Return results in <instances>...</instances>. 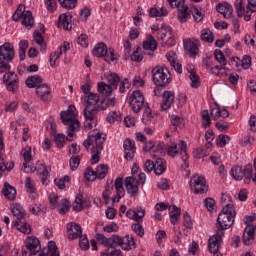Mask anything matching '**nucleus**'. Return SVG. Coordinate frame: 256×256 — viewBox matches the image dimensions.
<instances>
[{
	"label": "nucleus",
	"mask_w": 256,
	"mask_h": 256,
	"mask_svg": "<svg viewBox=\"0 0 256 256\" xmlns=\"http://www.w3.org/2000/svg\"><path fill=\"white\" fill-rule=\"evenodd\" d=\"M177 9L179 21H181V23H187L189 19V7L185 6V2H180Z\"/></svg>",
	"instance_id": "obj_32"
},
{
	"label": "nucleus",
	"mask_w": 256,
	"mask_h": 256,
	"mask_svg": "<svg viewBox=\"0 0 256 256\" xmlns=\"http://www.w3.org/2000/svg\"><path fill=\"white\" fill-rule=\"evenodd\" d=\"M155 117H157V112H153L151 108L147 107L143 112L142 122L144 125H149V123H151Z\"/></svg>",
	"instance_id": "obj_43"
},
{
	"label": "nucleus",
	"mask_w": 256,
	"mask_h": 256,
	"mask_svg": "<svg viewBox=\"0 0 256 256\" xmlns=\"http://www.w3.org/2000/svg\"><path fill=\"white\" fill-rule=\"evenodd\" d=\"M255 241V226L248 225L244 229L243 243L244 245H251Z\"/></svg>",
	"instance_id": "obj_29"
},
{
	"label": "nucleus",
	"mask_w": 256,
	"mask_h": 256,
	"mask_svg": "<svg viewBox=\"0 0 256 256\" xmlns=\"http://www.w3.org/2000/svg\"><path fill=\"white\" fill-rule=\"evenodd\" d=\"M231 141V138L227 135H219L216 144L217 147H225L229 142Z\"/></svg>",
	"instance_id": "obj_62"
},
{
	"label": "nucleus",
	"mask_w": 256,
	"mask_h": 256,
	"mask_svg": "<svg viewBox=\"0 0 256 256\" xmlns=\"http://www.w3.org/2000/svg\"><path fill=\"white\" fill-rule=\"evenodd\" d=\"M116 189V197L113 198V203H119L125 197V188H123V177L119 176L114 182Z\"/></svg>",
	"instance_id": "obj_26"
},
{
	"label": "nucleus",
	"mask_w": 256,
	"mask_h": 256,
	"mask_svg": "<svg viewBox=\"0 0 256 256\" xmlns=\"http://www.w3.org/2000/svg\"><path fill=\"white\" fill-rule=\"evenodd\" d=\"M26 249L29 251L30 255H37L41 251V242L35 236H30L26 240Z\"/></svg>",
	"instance_id": "obj_21"
},
{
	"label": "nucleus",
	"mask_w": 256,
	"mask_h": 256,
	"mask_svg": "<svg viewBox=\"0 0 256 256\" xmlns=\"http://www.w3.org/2000/svg\"><path fill=\"white\" fill-rule=\"evenodd\" d=\"M167 169V162L165 160L158 158L154 163V173L156 175H163Z\"/></svg>",
	"instance_id": "obj_42"
},
{
	"label": "nucleus",
	"mask_w": 256,
	"mask_h": 256,
	"mask_svg": "<svg viewBox=\"0 0 256 256\" xmlns=\"http://www.w3.org/2000/svg\"><path fill=\"white\" fill-rule=\"evenodd\" d=\"M162 111H167V109H171V105L175 103V93L171 91H164L162 95Z\"/></svg>",
	"instance_id": "obj_27"
},
{
	"label": "nucleus",
	"mask_w": 256,
	"mask_h": 256,
	"mask_svg": "<svg viewBox=\"0 0 256 256\" xmlns=\"http://www.w3.org/2000/svg\"><path fill=\"white\" fill-rule=\"evenodd\" d=\"M149 17H155L161 19V17H167V10L164 8H150Z\"/></svg>",
	"instance_id": "obj_47"
},
{
	"label": "nucleus",
	"mask_w": 256,
	"mask_h": 256,
	"mask_svg": "<svg viewBox=\"0 0 256 256\" xmlns=\"http://www.w3.org/2000/svg\"><path fill=\"white\" fill-rule=\"evenodd\" d=\"M13 21L21 20L22 25L26 29H32L35 25V19L33 18V13L29 10H25V5L20 4L12 16Z\"/></svg>",
	"instance_id": "obj_5"
},
{
	"label": "nucleus",
	"mask_w": 256,
	"mask_h": 256,
	"mask_svg": "<svg viewBox=\"0 0 256 256\" xmlns=\"http://www.w3.org/2000/svg\"><path fill=\"white\" fill-rule=\"evenodd\" d=\"M3 83H5L7 91L10 93H17V90L19 89V77H17L15 72L4 74Z\"/></svg>",
	"instance_id": "obj_13"
},
{
	"label": "nucleus",
	"mask_w": 256,
	"mask_h": 256,
	"mask_svg": "<svg viewBox=\"0 0 256 256\" xmlns=\"http://www.w3.org/2000/svg\"><path fill=\"white\" fill-rule=\"evenodd\" d=\"M126 217L136 221V223H143V217H145V208L138 206L135 209H128L126 211Z\"/></svg>",
	"instance_id": "obj_19"
},
{
	"label": "nucleus",
	"mask_w": 256,
	"mask_h": 256,
	"mask_svg": "<svg viewBox=\"0 0 256 256\" xmlns=\"http://www.w3.org/2000/svg\"><path fill=\"white\" fill-rule=\"evenodd\" d=\"M103 143H105V135L99 130L90 132L88 138L84 141L83 146L87 151H91V164L95 165L100 161L101 152L103 151Z\"/></svg>",
	"instance_id": "obj_2"
},
{
	"label": "nucleus",
	"mask_w": 256,
	"mask_h": 256,
	"mask_svg": "<svg viewBox=\"0 0 256 256\" xmlns=\"http://www.w3.org/2000/svg\"><path fill=\"white\" fill-rule=\"evenodd\" d=\"M216 9L218 11V13H221L223 15V17H225V19L231 17L232 13H233V6H231V4L224 2V3H220L216 6Z\"/></svg>",
	"instance_id": "obj_35"
},
{
	"label": "nucleus",
	"mask_w": 256,
	"mask_h": 256,
	"mask_svg": "<svg viewBox=\"0 0 256 256\" xmlns=\"http://www.w3.org/2000/svg\"><path fill=\"white\" fill-rule=\"evenodd\" d=\"M223 237H225V231L217 230V232L212 235L208 240V251L210 253H217L219 251V244L221 243Z\"/></svg>",
	"instance_id": "obj_15"
},
{
	"label": "nucleus",
	"mask_w": 256,
	"mask_h": 256,
	"mask_svg": "<svg viewBox=\"0 0 256 256\" xmlns=\"http://www.w3.org/2000/svg\"><path fill=\"white\" fill-rule=\"evenodd\" d=\"M43 83V78L39 75L30 76L26 79L25 84L29 89H37Z\"/></svg>",
	"instance_id": "obj_38"
},
{
	"label": "nucleus",
	"mask_w": 256,
	"mask_h": 256,
	"mask_svg": "<svg viewBox=\"0 0 256 256\" xmlns=\"http://www.w3.org/2000/svg\"><path fill=\"white\" fill-rule=\"evenodd\" d=\"M211 117L212 119H214V121H219V119H227V117H229V111L223 109H219V106L214 105L211 108Z\"/></svg>",
	"instance_id": "obj_31"
},
{
	"label": "nucleus",
	"mask_w": 256,
	"mask_h": 256,
	"mask_svg": "<svg viewBox=\"0 0 256 256\" xmlns=\"http://www.w3.org/2000/svg\"><path fill=\"white\" fill-rule=\"evenodd\" d=\"M84 177L86 181H96V179H98L96 170H93L92 168H87L84 171Z\"/></svg>",
	"instance_id": "obj_58"
},
{
	"label": "nucleus",
	"mask_w": 256,
	"mask_h": 256,
	"mask_svg": "<svg viewBox=\"0 0 256 256\" xmlns=\"http://www.w3.org/2000/svg\"><path fill=\"white\" fill-rule=\"evenodd\" d=\"M60 117L63 125H69L67 129V139L73 141L75 131L81 129V123H79L77 119V109L75 106H69L67 110L60 113Z\"/></svg>",
	"instance_id": "obj_3"
},
{
	"label": "nucleus",
	"mask_w": 256,
	"mask_h": 256,
	"mask_svg": "<svg viewBox=\"0 0 256 256\" xmlns=\"http://www.w3.org/2000/svg\"><path fill=\"white\" fill-rule=\"evenodd\" d=\"M127 193L131 195V197H137L139 194V181L135 179L133 176H128L125 178L124 182Z\"/></svg>",
	"instance_id": "obj_18"
},
{
	"label": "nucleus",
	"mask_w": 256,
	"mask_h": 256,
	"mask_svg": "<svg viewBox=\"0 0 256 256\" xmlns=\"http://www.w3.org/2000/svg\"><path fill=\"white\" fill-rule=\"evenodd\" d=\"M11 227L12 229H17L20 233H24V235H29V233H31V226L26 221H12Z\"/></svg>",
	"instance_id": "obj_28"
},
{
	"label": "nucleus",
	"mask_w": 256,
	"mask_h": 256,
	"mask_svg": "<svg viewBox=\"0 0 256 256\" xmlns=\"http://www.w3.org/2000/svg\"><path fill=\"white\" fill-rule=\"evenodd\" d=\"M106 53H107V45H105V43L97 44L92 50V55L98 58L105 57Z\"/></svg>",
	"instance_id": "obj_44"
},
{
	"label": "nucleus",
	"mask_w": 256,
	"mask_h": 256,
	"mask_svg": "<svg viewBox=\"0 0 256 256\" xmlns=\"http://www.w3.org/2000/svg\"><path fill=\"white\" fill-rule=\"evenodd\" d=\"M68 231V239L74 240L79 239L81 235H83V229L81 226L75 222H71L67 224Z\"/></svg>",
	"instance_id": "obj_22"
},
{
	"label": "nucleus",
	"mask_w": 256,
	"mask_h": 256,
	"mask_svg": "<svg viewBox=\"0 0 256 256\" xmlns=\"http://www.w3.org/2000/svg\"><path fill=\"white\" fill-rule=\"evenodd\" d=\"M77 1L78 0H58V3H60L61 7L64 9H75V7H77Z\"/></svg>",
	"instance_id": "obj_56"
},
{
	"label": "nucleus",
	"mask_w": 256,
	"mask_h": 256,
	"mask_svg": "<svg viewBox=\"0 0 256 256\" xmlns=\"http://www.w3.org/2000/svg\"><path fill=\"white\" fill-rule=\"evenodd\" d=\"M36 95L40 101H49V97H51V86L46 83L37 86Z\"/></svg>",
	"instance_id": "obj_24"
},
{
	"label": "nucleus",
	"mask_w": 256,
	"mask_h": 256,
	"mask_svg": "<svg viewBox=\"0 0 256 256\" xmlns=\"http://www.w3.org/2000/svg\"><path fill=\"white\" fill-rule=\"evenodd\" d=\"M38 173V175L47 176L51 172V167L46 166L43 162H37L35 166L24 164V173Z\"/></svg>",
	"instance_id": "obj_14"
},
{
	"label": "nucleus",
	"mask_w": 256,
	"mask_h": 256,
	"mask_svg": "<svg viewBox=\"0 0 256 256\" xmlns=\"http://www.w3.org/2000/svg\"><path fill=\"white\" fill-rule=\"evenodd\" d=\"M130 59L136 63H141V61H143V49L141 47H137L133 54L130 55Z\"/></svg>",
	"instance_id": "obj_51"
},
{
	"label": "nucleus",
	"mask_w": 256,
	"mask_h": 256,
	"mask_svg": "<svg viewBox=\"0 0 256 256\" xmlns=\"http://www.w3.org/2000/svg\"><path fill=\"white\" fill-rule=\"evenodd\" d=\"M230 174L232 175L233 179H235V181H241L244 179V183L249 185L251 183V177L253 174V166L248 164L244 167V169L239 166H233L231 168Z\"/></svg>",
	"instance_id": "obj_7"
},
{
	"label": "nucleus",
	"mask_w": 256,
	"mask_h": 256,
	"mask_svg": "<svg viewBox=\"0 0 256 256\" xmlns=\"http://www.w3.org/2000/svg\"><path fill=\"white\" fill-rule=\"evenodd\" d=\"M214 59H216V61L220 65H223V67H225L227 65V59H225V55L223 54V52L220 49H216L214 51Z\"/></svg>",
	"instance_id": "obj_53"
},
{
	"label": "nucleus",
	"mask_w": 256,
	"mask_h": 256,
	"mask_svg": "<svg viewBox=\"0 0 256 256\" xmlns=\"http://www.w3.org/2000/svg\"><path fill=\"white\" fill-rule=\"evenodd\" d=\"M166 59L176 73H183V66L177 62V54L175 52H168L166 54Z\"/></svg>",
	"instance_id": "obj_30"
},
{
	"label": "nucleus",
	"mask_w": 256,
	"mask_h": 256,
	"mask_svg": "<svg viewBox=\"0 0 256 256\" xmlns=\"http://www.w3.org/2000/svg\"><path fill=\"white\" fill-rule=\"evenodd\" d=\"M98 93H101V95H104L105 97H109V95L113 93V87L105 82H99Z\"/></svg>",
	"instance_id": "obj_46"
},
{
	"label": "nucleus",
	"mask_w": 256,
	"mask_h": 256,
	"mask_svg": "<svg viewBox=\"0 0 256 256\" xmlns=\"http://www.w3.org/2000/svg\"><path fill=\"white\" fill-rule=\"evenodd\" d=\"M24 185L27 193L33 194L35 191H37L35 188V182L29 177L26 178Z\"/></svg>",
	"instance_id": "obj_59"
},
{
	"label": "nucleus",
	"mask_w": 256,
	"mask_h": 256,
	"mask_svg": "<svg viewBox=\"0 0 256 256\" xmlns=\"http://www.w3.org/2000/svg\"><path fill=\"white\" fill-rule=\"evenodd\" d=\"M109 173V165L107 164H99L96 167V177L97 179H105Z\"/></svg>",
	"instance_id": "obj_45"
},
{
	"label": "nucleus",
	"mask_w": 256,
	"mask_h": 256,
	"mask_svg": "<svg viewBox=\"0 0 256 256\" xmlns=\"http://www.w3.org/2000/svg\"><path fill=\"white\" fill-rule=\"evenodd\" d=\"M221 201L223 208L217 218L218 231H225V229H229L235 223L237 213L235 212V205L233 200H231V196L222 194Z\"/></svg>",
	"instance_id": "obj_1"
},
{
	"label": "nucleus",
	"mask_w": 256,
	"mask_h": 256,
	"mask_svg": "<svg viewBox=\"0 0 256 256\" xmlns=\"http://www.w3.org/2000/svg\"><path fill=\"white\" fill-rule=\"evenodd\" d=\"M165 144L163 142H159L154 150V153L151 154V157H159V155H162V153H165Z\"/></svg>",
	"instance_id": "obj_64"
},
{
	"label": "nucleus",
	"mask_w": 256,
	"mask_h": 256,
	"mask_svg": "<svg viewBox=\"0 0 256 256\" xmlns=\"http://www.w3.org/2000/svg\"><path fill=\"white\" fill-rule=\"evenodd\" d=\"M58 26L63 27L65 31H71L73 28V16L71 15V12H66L59 16Z\"/></svg>",
	"instance_id": "obj_20"
},
{
	"label": "nucleus",
	"mask_w": 256,
	"mask_h": 256,
	"mask_svg": "<svg viewBox=\"0 0 256 256\" xmlns=\"http://www.w3.org/2000/svg\"><path fill=\"white\" fill-rule=\"evenodd\" d=\"M71 207V202H69V200L67 199H62L58 208V211L61 215H65V213H67V211H69Z\"/></svg>",
	"instance_id": "obj_55"
},
{
	"label": "nucleus",
	"mask_w": 256,
	"mask_h": 256,
	"mask_svg": "<svg viewBox=\"0 0 256 256\" xmlns=\"http://www.w3.org/2000/svg\"><path fill=\"white\" fill-rule=\"evenodd\" d=\"M55 144L59 149H62V147H65V143H67V137H65V134H58L54 138Z\"/></svg>",
	"instance_id": "obj_60"
},
{
	"label": "nucleus",
	"mask_w": 256,
	"mask_h": 256,
	"mask_svg": "<svg viewBox=\"0 0 256 256\" xmlns=\"http://www.w3.org/2000/svg\"><path fill=\"white\" fill-rule=\"evenodd\" d=\"M104 56L106 63L115 65V63L119 61V55L115 52V49L113 48H108Z\"/></svg>",
	"instance_id": "obj_41"
},
{
	"label": "nucleus",
	"mask_w": 256,
	"mask_h": 256,
	"mask_svg": "<svg viewBox=\"0 0 256 256\" xmlns=\"http://www.w3.org/2000/svg\"><path fill=\"white\" fill-rule=\"evenodd\" d=\"M120 247L124 249V251H131V249H135V239H133L130 235H126L121 238Z\"/></svg>",
	"instance_id": "obj_37"
},
{
	"label": "nucleus",
	"mask_w": 256,
	"mask_h": 256,
	"mask_svg": "<svg viewBox=\"0 0 256 256\" xmlns=\"http://www.w3.org/2000/svg\"><path fill=\"white\" fill-rule=\"evenodd\" d=\"M15 59V46L6 42L0 46V65L11 63Z\"/></svg>",
	"instance_id": "obj_12"
},
{
	"label": "nucleus",
	"mask_w": 256,
	"mask_h": 256,
	"mask_svg": "<svg viewBox=\"0 0 256 256\" xmlns=\"http://www.w3.org/2000/svg\"><path fill=\"white\" fill-rule=\"evenodd\" d=\"M170 222L172 225H177L179 217H181V208L176 205H170L168 207Z\"/></svg>",
	"instance_id": "obj_34"
},
{
	"label": "nucleus",
	"mask_w": 256,
	"mask_h": 256,
	"mask_svg": "<svg viewBox=\"0 0 256 256\" xmlns=\"http://www.w3.org/2000/svg\"><path fill=\"white\" fill-rule=\"evenodd\" d=\"M122 115L119 111H111L106 118L107 123H115V121H121Z\"/></svg>",
	"instance_id": "obj_52"
},
{
	"label": "nucleus",
	"mask_w": 256,
	"mask_h": 256,
	"mask_svg": "<svg viewBox=\"0 0 256 256\" xmlns=\"http://www.w3.org/2000/svg\"><path fill=\"white\" fill-rule=\"evenodd\" d=\"M2 193L9 201H14L15 197H17V190L7 182L4 183Z\"/></svg>",
	"instance_id": "obj_36"
},
{
	"label": "nucleus",
	"mask_w": 256,
	"mask_h": 256,
	"mask_svg": "<svg viewBox=\"0 0 256 256\" xmlns=\"http://www.w3.org/2000/svg\"><path fill=\"white\" fill-rule=\"evenodd\" d=\"M34 41L40 47V51H42V53H45V51H47V44L45 43V39L43 38V35H41V33L34 32Z\"/></svg>",
	"instance_id": "obj_49"
},
{
	"label": "nucleus",
	"mask_w": 256,
	"mask_h": 256,
	"mask_svg": "<svg viewBox=\"0 0 256 256\" xmlns=\"http://www.w3.org/2000/svg\"><path fill=\"white\" fill-rule=\"evenodd\" d=\"M158 41L162 47H174L175 36L171 26L164 25L159 29Z\"/></svg>",
	"instance_id": "obj_9"
},
{
	"label": "nucleus",
	"mask_w": 256,
	"mask_h": 256,
	"mask_svg": "<svg viewBox=\"0 0 256 256\" xmlns=\"http://www.w3.org/2000/svg\"><path fill=\"white\" fill-rule=\"evenodd\" d=\"M188 148H187V142H185L184 140H180L177 143L172 142L168 145L167 148V153L168 155H170V157H177V155H181L182 157V161H187L188 154H187Z\"/></svg>",
	"instance_id": "obj_8"
},
{
	"label": "nucleus",
	"mask_w": 256,
	"mask_h": 256,
	"mask_svg": "<svg viewBox=\"0 0 256 256\" xmlns=\"http://www.w3.org/2000/svg\"><path fill=\"white\" fill-rule=\"evenodd\" d=\"M202 124L205 129L211 125V117L209 116V110H203L201 113Z\"/></svg>",
	"instance_id": "obj_61"
},
{
	"label": "nucleus",
	"mask_w": 256,
	"mask_h": 256,
	"mask_svg": "<svg viewBox=\"0 0 256 256\" xmlns=\"http://www.w3.org/2000/svg\"><path fill=\"white\" fill-rule=\"evenodd\" d=\"M143 50L144 51H150L148 55L150 57H153L154 51H157V40H155V37L151 34L146 35V39L143 42Z\"/></svg>",
	"instance_id": "obj_23"
},
{
	"label": "nucleus",
	"mask_w": 256,
	"mask_h": 256,
	"mask_svg": "<svg viewBox=\"0 0 256 256\" xmlns=\"http://www.w3.org/2000/svg\"><path fill=\"white\" fill-rule=\"evenodd\" d=\"M190 190L194 192L195 195H205L209 191V186L207 185V179L203 175L194 174L189 181Z\"/></svg>",
	"instance_id": "obj_6"
},
{
	"label": "nucleus",
	"mask_w": 256,
	"mask_h": 256,
	"mask_svg": "<svg viewBox=\"0 0 256 256\" xmlns=\"http://www.w3.org/2000/svg\"><path fill=\"white\" fill-rule=\"evenodd\" d=\"M101 111V109L92 106H85L84 108V127L85 129H93V127H97V112Z\"/></svg>",
	"instance_id": "obj_10"
},
{
	"label": "nucleus",
	"mask_w": 256,
	"mask_h": 256,
	"mask_svg": "<svg viewBox=\"0 0 256 256\" xmlns=\"http://www.w3.org/2000/svg\"><path fill=\"white\" fill-rule=\"evenodd\" d=\"M11 213L14 215L16 219H25V208L17 202L12 203L10 205Z\"/></svg>",
	"instance_id": "obj_33"
},
{
	"label": "nucleus",
	"mask_w": 256,
	"mask_h": 256,
	"mask_svg": "<svg viewBox=\"0 0 256 256\" xmlns=\"http://www.w3.org/2000/svg\"><path fill=\"white\" fill-rule=\"evenodd\" d=\"M115 103H117V99L115 97L108 98L106 100H102L101 106H99V109L101 111H105V109H107V107H115Z\"/></svg>",
	"instance_id": "obj_54"
},
{
	"label": "nucleus",
	"mask_w": 256,
	"mask_h": 256,
	"mask_svg": "<svg viewBox=\"0 0 256 256\" xmlns=\"http://www.w3.org/2000/svg\"><path fill=\"white\" fill-rule=\"evenodd\" d=\"M123 148L125 159H127V161H131L135 157V151L137 150L135 147V142H133L131 139H126L123 143Z\"/></svg>",
	"instance_id": "obj_25"
},
{
	"label": "nucleus",
	"mask_w": 256,
	"mask_h": 256,
	"mask_svg": "<svg viewBox=\"0 0 256 256\" xmlns=\"http://www.w3.org/2000/svg\"><path fill=\"white\" fill-rule=\"evenodd\" d=\"M184 47L186 51H188L190 57H196L197 53H199V46L197 44V41L189 40L184 44Z\"/></svg>",
	"instance_id": "obj_39"
},
{
	"label": "nucleus",
	"mask_w": 256,
	"mask_h": 256,
	"mask_svg": "<svg viewBox=\"0 0 256 256\" xmlns=\"http://www.w3.org/2000/svg\"><path fill=\"white\" fill-rule=\"evenodd\" d=\"M128 103L133 113H139L141 109H143V105H145V97L143 96V92H141V90L133 91L129 96Z\"/></svg>",
	"instance_id": "obj_11"
},
{
	"label": "nucleus",
	"mask_w": 256,
	"mask_h": 256,
	"mask_svg": "<svg viewBox=\"0 0 256 256\" xmlns=\"http://www.w3.org/2000/svg\"><path fill=\"white\" fill-rule=\"evenodd\" d=\"M183 225L185 229H193V219L191 218V215L189 213H185L183 216Z\"/></svg>",
	"instance_id": "obj_63"
},
{
	"label": "nucleus",
	"mask_w": 256,
	"mask_h": 256,
	"mask_svg": "<svg viewBox=\"0 0 256 256\" xmlns=\"http://www.w3.org/2000/svg\"><path fill=\"white\" fill-rule=\"evenodd\" d=\"M97 241L104 245V247H109L111 249H115V247H121V237L117 235H112L111 237L107 238L103 235L96 236Z\"/></svg>",
	"instance_id": "obj_16"
},
{
	"label": "nucleus",
	"mask_w": 256,
	"mask_h": 256,
	"mask_svg": "<svg viewBox=\"0 0 256 256\" xmlns=\"http://www.w3.org/2000/svg\"><path fill=\"white\" fill-rule=\"evenodd\" d=\"M200 37L205 43H213L215 41V35L207 28L201 31Z\"/></svg>",
	"instance_id": "obj_48"
},
{
	"label": "nucleus",
	"mask_w": 256,
	"mask_h": 256,
	"mask_svg": "<svg viewBox=\"0 0 256 256\" xmlns=\"http://www.w3.org/2000/svg\"><path fill=\"white\" fill-rule=\"evenodd\" d=\"M70 181H71V177H69V175H66L63 178H56L54 180V183H55L56 187H58L60 189H65V184L69 183Z\"/></svg>",
	"instance_id": "obj_57"
},
{
	"label": "nucleus",
	"mask_w": 256,
	"mask_h": 256,
	"mask_svg": "<svg viewBox=\"0 0 256 256\" xmlns=\"http://www.w3.org/2000/svg\"><path fill=\"white\" fill-rule=\"evenodd\" d=\"M152 81L157 87H167L173 78L171 72L165 66H156L152 70Z\"/></svg>",
	"instance_id": "obj_4"
},
{
	"label": "nucleus",
	"mask_w": 256,
	"mask_h": 256,
	"mask_svg": "<svg viewBox=\"0 0 256 256\" xmlns=\"http://www.w3.org/2000/svg\"><path fill=\"white\" fill-rule=\"evenodd\" d=\"M211 73L215 77H227L229 75V69L223 65H216L211 68Z\"/></svg>",
	"instance_id": "obj_40"
},
{
	"label": "nucleus",
	"mask_w": 256,
	"mask_h": 256,
	"mask_svg": "<svg viewBox=\"0 0 256 256\" xmlns=\"http://www.w3.org/2000/svg\"><path fill=\"white\" fill-rule=\"evenodd\" d=\"M81 103H83L84 107H96L97 109H101V98L98 96L97 93H89L88 95H82L81 98Z\"/></svg>",
	"instance_id": "obj_17"
},
{
	"label": "nucleus",
	"mask_w": 256,
	"mask_h": 256,
	"mask_svg": "<svg viewBox=\"0 0 256 256\" xmlns=\"http://www.w3.org/2000/svg\"><path fill=\"white\" fill-rule=\"evenodd\" d=\"M31 153V146H26L22 149L21 155L25 161L24 165H31L29 164V161L33 160V155Z\"/></svg>",
	"instance_id": "obj_50"
}]
</instances>
